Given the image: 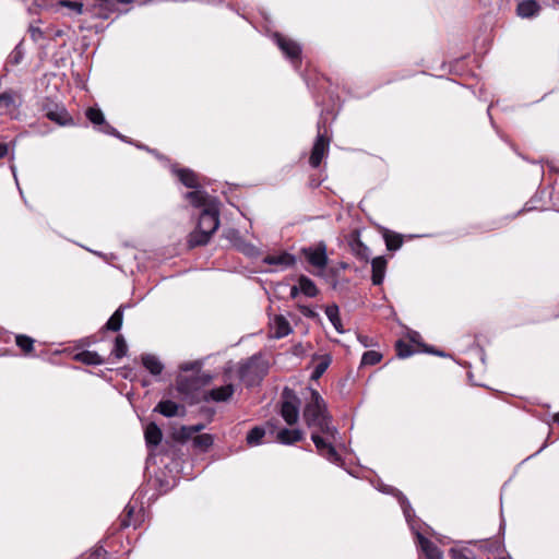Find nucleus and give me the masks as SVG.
<instances>
[{
  "instance_id": "a878e982",
  "label": "nucleus",
  "mask_w": 559,
  "mask_h": 559,
  "mask_svg": "<svg viewBox=\"0 0 559 559\" xmlns=\"http://www.w3.org/2000/svg\"><path fill=\"white\" fill-rule=\"evenodd\" d=\"M78 359L86 365H102L104 359L95 352L85 350L79 354Z\"/></svg>"
},
{
  "instance_id": "1a4fd4ad",
  "label": "nucleus",
  "mask_w": 559,
  "mask_h": 559,
  "mask_svg": "<svg viewBox=\"0 0 559 559\" xmlns=\"http://www.w3.org/2000/svg\"><path fill=\"white\" fill-rule=\"evenodd\" d=\"M418 542L421 548V551L425 554V556L428 559H442L443 554L442 551L437 547L436 544H433L431 540L423 536L421 534H417Z\"/></svg>"
},
{
  "instance_id": "6e6552de",
  "label": "nucleus",
  "mask_w": 559,
  "mask_h": 559,
  "mask_svg": "<svg viewBox=\"0 0 559 559\" xmlns=\"http://www.w3.org/2000/svg\"><path fill=\"white\" fill-rule=\"evenodd\" d=\"M304 439V432L300 429L283 428L277 431L276 440L282 444H294Z\"/></svg>"
},
{
  "instance_id": "79ce46f5",
  "label": "nucleus",
  "mask_w": 559,
  "mask_h": 559,
  "mask_svg": "<svg viewBox=\"0 0 559 559\" xmlns=\"http://www.w3.org/2000/svg\"><path fill=\"white\" fill-rule=\"evenodd\" d=\"M236 246L239 248V250H241L242 252H245L246 254H253L254 252V247L253 246H250V245H240V243H236Z\"/></svg>"
},
{
  "instance_id": "09e8293b",
  "label": "nucleus",
  "mask_w": 559,
  "mask_h": 559,
  "mask_svg": "<svg viewBox=\"0 0 559 559\" xmlns=\"http://www.w3.org/2000/svg\"><path fill=\"white\" fill-rule=\"evenodd\" d=\"M403 509H404V513H405V515H408V509H409V506H408V504H407V506H404V504H403Z\"/></svg>"
},
{
  "instance_id": "393cba45",
  "label": "nucleus",
  "mask_w": 559,
  "mask_h": 559,
  "mask_svg": "<svg viewBox=\"0 0 559 559\" xmlns=\"http://www.w3.org/2000/svg\"><path fill=\"white\" fill-rule=\"evenodd\" d=\"M123 320L122 309L118 308L106 323V328L110 331L118 332L121 329Z\"/></svg>"
},
{
  "instance_id": "cd10ccee",
  "label": "nucleus",
  "mask_w": 559,
  "mask_h": 559,
  "mask_svg": "<svg viewBox=\"0 0 559 559\" xmlns=\"http://www.w3.org/2000/svg\"><path fill=\"white\" fill-rule=\"evenodd\" d=\"M384 239H385L386 248L390 251H395V250L400 249L403 243V239H402L401 235L394 234V233H392V234L386 233L384 235Z\"/></svg>"
},
{
  "instance_id": "dca6fc26",
  "label": "nucleus",
  "mask_w": 559,
  "mask_h": 559,
  "mask_svg": "<svg viewBox=\"0 0 559 559\" xmlns=\"http://www.w3.org/2000/svg\"><path fill=\"white\" fill-rule=\"evenodd\" d=\"M298 284H299L300 292L307 297H310V298L316 297L319 293L313 281L310 280L309 277H307L306 275L299 276Z\"/></svg>"
},
{
  "instance_id": "e433bc0d",
  "label": "nucleus",
  "mask_w": 559,
  "mask_h": 559,
  "mask_svg": "<svg viewBox=\"0 0 559 559\" xmlns=\"http://www.w3.org/2000/svg\"><path fill=\"white\" fill-rule=\"evenodd\" d=\"M58 5L69 8L70 10L74 11L76 14L83 13V3L79 2V1L60 0L58 2Z\"/></svg>"
},
{
  "instance_id": "f3484780",
  "label": "nucleus",
  "mask_w": 559,
  "mask_h": 559,
  "mask_svg": "<svg viewBox=\"0 0 559 559\" xmlns=\"http://www.w3.org/2000/svg\"><path fill=\"white\" fill-rule=\"evenodd\" d=\"M325 314L329 318L330 322L335 328V330L338 333H344V329H343L342 321L340 318V310L335 304L326 306Z\"/></svg>"
},
{
  "instance_id": "412c9836",
  "label": "nucleus",
  "mask_w": 559,
  "mask_h": 559,
  "mask_svg": "<svg viewBox=\"0 0 559 559\" xmlns=\"http://www.w3.org/2000/svg\"><path fill=\"white\" fill-rule=\"evenodd\" d=\"M154 411L160 413L165 417H173L177 415L178 404L170 400L160 401Z\"/></svg>"
},
{
  "instance_id": "c756f323",
  "label": "nucleus",
  "mask_w": 559,
  "mask_h": 559,
  "mask_svg": "<svg viewBox=\"0 0 559 559\" xmlns=\"http://www.w3.org/2000/svg\"><path fill=\"white\" fill-rule=\"evenodd\" d=\"M382 359V355L377 350H368L364 353L361 358V365L364 366H373L380 362Z\"/></svg>"
},
{
  "instance_id": "6e6d98bb",
  "label": "nucleus",
  "mask_w": 559,
  "mask_h": 559,
  "mask_svg": "<svg viewBox=\"0 0 559 559\" xmlns=\"http://www.w3.org/2000/svg\"><path fill=\"white\" fill-rule=\"evenodd\" d=\"M435 354L439 355V356H442L443 354L440 353V352H435Z\"/></svg>"
},
{
  "instance_id": "49530a36",
  "label": "nucleus",
  "mask_w": 559,
  "mask_h": 559,
  "mask_svg": "<svg viewBox=\"0 0 559 559\" xmlns=\"http://www.w3.org/2000/svg\"><path fill=\"white\" fill-rule=\"evenodd\" d=\"M301 293L300 292V288H299V285L298 286H293L290 288V297L292 298H296L298 296V294Z\"/></svg>"
},
{
  "instance_id": "5fc2aeb1",
  "label": "nucleus",
  "mask_w": 559,
  "mask_h": 559,
  "mask_svg": "<svg viewBox=\"0 0 559 559\" xmlns=\"http://www.w3.org/2000/svg\"><path fill=\"white\" fill-rule=\"evenodd\" d=\"M556 421L559 423V413L556 415Z\"/></svg>"
},
{
  "instance_id": "4be33fe9",
  "label": "nucleus",
  "mask_w": 559,
  "mask_h": 559,
  "mask_svg": "<svg viewBox=\"0 0 559 559\" xmlns=\"http://www.w3.org/2000/svg\"><path fill=\"white\" fill-rule=\"evenodd\" d=\"M179 180L188 188L197 189L199 187L197 175L190 169L178 171Z\"/></svg>"
},
{
  "instance_id": "37998d69",
  "label": "nucleus",
  "mask_w": 559,
  "mask_h": 559,
  "mask_svg": "<svg viewBox=\"0 0 559 559\" xmlns=\"http://www.w3.org/2000/svg\"><path fill=\"white\" fill-rule=\"evenodd\" d=\"M180 368L183 371L194 370V369H199V364L198 362H187V364H183Z\"/></svg>"
},
{
  "instance_id": "a18cd8bd",
  "label": "nucleus",
  "mask_w": 559,
  "mask_h": 559,
  "mask_svg": "<svg viewBox=\"0 0 559 559\" xmlns=\"http://www.w3.org/2000/svg\"><path fill=\"white\" fill-rule=\"evenodd\" d=\"M8 154V145L4 143H0V158L4 157Z\"/></svg>"
},
{
  "instance_id": "72a5a7b5",
  "label": "nucleus",
  "mask_w": 559,
  "mask_h": 559,
  "mask_svg": "<svg viewBox=\"0 0 559 559\" xmlns=\"http://www.w3.org/2000/svg\"><path fill=\"white\" fill-rule=\"evenodd\" d=\"M87 119L94 124H103L105 123V118L100 109L98 108H88L86 110Z\"/></svg>"
},
{
  "instance_id": "603ef678",
  "label": "nucleus",
  "mask_w": 559,
  "mask_h": 559,
  "mask_svg": "<svg viewBox=\"0 0 559 559\" xmlns=\"http://www.w3.org/2000/svg\"><path fill=\"white\" fill-rule=\"evenodd\" d=\"M426 352L430 353V354H433L435 352L429 349V348H426Z\"/></svg>"
},
{
  "instance_id": "0eeeda50",
  "label": "nucleus",
  "mask_w": 559,
  "mask_h": 559,
  "mask_svg": "<svg viewBox=\"0 0 559 559\" xmlns=\"http://www.w3.org/2000/svg\"><path fill=\"white\" fill-rule=\"evenodd\" d=\"M275 39H276V43H277L280 49L288 58H290L292 60L299 58L301 49H300V46L296 41H294L289 38H286L280 34H275Z\"/></svg>"
},
{
  "instance_id": "ea45409f",
  "label": "nucleus",
  "mask_w": 559,
  "mask_h": 559,
  "mask_svg": "<svg viewBox=\"0 0 559 559\" xmlns=\"http://www.w3.org/2000/svg\"><path fill=\"white\" fill-rule=\"evenodd\" d=\"M28 32L34 41H38L40 38H43L44 34L39 27L32 25V26H29Z\"/></svg>"
},
{
  "instance_id": "423d86ee",
  "label": "nucleus",
  "mask_w": 559,
  "mask_h": 559,
  "mask_svg": "<svg viewBox=\"0 0 559 559\" xmlns=\"http://www.w3.org/2000/svg\"><path fill=\"white\" fill-rule=\"evenodd\" d=\"M293 331L288 320L282 316H274L270 321V334L274 338H282L290 334Z\"/></svg>"
},
{
  "instance_id": "f704fd0d",
  "label": "nucleus",
  "mask_w": 559,
  "mask_h": 559,
  "mask_svg": "<svg viewBox=\"0 0 559 559\" xmlns=\"http://www.w3.org/2000/svg\"><path fill=\"white\" fill-rule=\"evenodd\" d=\"M396 352H397V356L400 358H407L409 357L411 355H413V348L409 344L405 343L404 341H397L396 342Z\"/></svg>"
},
{
  "instance_id": "58836bf2",
  "label": "nucleus",
  "mask_w": 559,
  "mask_h": 559,
  "mask_svg": "<svg viewBox=\"0 0 559 559\" xmlns=\"http://www.w3.org/2000/svg\"><path fill=\"white\" fill-rule=\"evenodd\" d=\"M252 368V362H247L239 368V377L242 381H247L249 371Z\"/></svg>"
},
{
  "instance_id": "864d4df0",
  "label": "nucleus",
  "mask_w": 559,
  "mask_h": 559,
  "mask_svg": "<svg viewBox=\"0 0 559 559\" xmlns=\"http://www.w3.org/2000/svg\"><path fill=\"white\" fill-rule=\"evenodd\" d=\"M106 129H111L112 132L115 131L109 124H106Z\"/></svg>"
},
{
  "instance_id": "f257e3e1",
  "label": "nucleus",
  "mask_w": 559,
  "mask_h": 559,
  "mask_svg": "<svg viewBox=\"0 0 559 559\" xmlns=\"http://www.w3.org/2000/svg\"><path fill=\"white\" fill-rule=\"evenodd\" d=\"M304 419L308 428L312 429L311 440L320 455L332 463L341 460L333 442L336 441L338 431L332 425V417L328 412L326 403L318 391H310V400L307 402L304 413Z\"/></svg>"
},
{
  "instance_id": "5701e85b",
  "label": "nucleus",
  "mask_w": 559,
  "mask_h": 559,
  "mask_svg": "<svg viewBox=\"0 0 559 559\" xmlns=\"http://www.w3.org/2000/svg\"><path fill=\"white\" fill-rule=\"evenodd\" d=\"M16 107V94L12 91L0 94V109L9 111Z\"/></svg>"
},
{
  "instance_id": "4468645a",
  "label": "nucleus",
  "mask_w": 559,
  "mask_h": 559,
  "mask_svg": "<svg viewBox=\"0 0 559 559\" xmlns=\"http://www.w3.org/2000/svg\"><path fill=\"white\" fill-rule=\"evenodd\" d=\"M540 5L536 0H524L518 4L516 12L521 17H532L538 13Z\"/></svg>"
},
{
  "instance_id": "4c0bfd02",
  "label": "nucleus",
  "mask_w": 559,
  "mask_h": 559,
  "mask_svg": "<svg viewBox=\"0 0 559 559\" xmlns=\"http://www.w3.org/2000/svg\"><path fill=\"white\" fill-rule=\"evenodd\" d=\"M107 555V551L102 547H96L93 551L90 554V559H105Z\"/></svg>"
},
{
  "instance_id": "9b49d317",
  "label": "nucleus",
  "mask_w": 559,
  "mask_h": 559,
  "mask_svg": "<svg viewBox=\"0 0 559 559\" xmlns=\"http://www.w3.org/2000/svg\"><path fill=\"white\" fill-rule=\"evenodd\" d=\"M46 117L57 122L60 126H66L71 121V117L69 116L68 111L64 107L56 105L55 108H47L46 109Z\"/></svg>"
},
{
  "instance_id": "9d476101",
  "label": "nucleus",
  "mask_w": 559,
  "mask_h": 559,
  "mask_svg": "<svg viewBox=\"0 0 559 559\" xmlns=\"http://www.w3.org/2000/svg\"><path fill=\"white\" fill-rule=\"evenodd\" d=\"M371 281L373 285L382 284L386 270V260L383 257H377L371 262Z\"/></svg>"
},
{
  "instance_id": "473e14b6",
  "label": "nucleus",
  "mask_w": 559,
  "mask_h": 559,
  "mask_svg": "<svg viewBox=\"0 0 559 559\" xmlns=\"http://www.w3.org/2000/svg\"><path fill=\"white\" fill-rule=\"evenodd\" d=\"M128 346L122 335H118L115 340V347L112 354L117 358H122L127 355Z\"/></svg>"
},
{
  "instance_id": "ddd939ff",
  "label": "nucleus",
  "mask_w": 559,
  "mask_h": 559,
  "mask_svg": "<svg viewBox=\"0 0 559 559\" xmlns=\"http://www.w3.org/2000/svg\"><path fill=\"white\" fill-rule=\"evenodd\" d=\"M234 394V385L226 384L219 388L212 389L207 392V397L215 402H225Z\"/></svg>"
},
{
  "instance_id": "b1692460",
  "label": "nucleus",
  "mask_w": 559,
  "mask_h": 559,
  "mask_svg": "<svg viewBox=\"0 0 559 559\" xmlns=\"http://www.w3.org/2000/svg\"><path fill=\"white\" fill-rule=\"evenodd\" d=\"M331 364V357L329 355H323L319 357L318 364L314 366V369L311 373V379L318 380L323 376Z\"/></svg>"
},
{
  "instance_id": "8fccbe9b",
  "label": "nucleus",
  "mask_w": 559,
  "mask_h": 559,
  "mask_svg": "<svg viewBox=\"0 0 559 559\" xmlns=\"http://www.w3.org/2000/svg\"><path fill=\"white\" fill-rule=\"evenodd\" d=\"M426 352L430 353V354H433L435 352L429 349V348H426Z\"/></svg>"
},
{
  "instance_id": "7ed1b4c3",
  "label": "nucleus",
  "mask_w": 559,
  "mask_h": 559,
  "mask_svg": "<svg viewBox=\"0 0 559 559\" xmlns=\"http://www.w3.org/2000/svg\"><path fill=\"white\" fill-rule=\"evenodd\" d=\"M300 400L292 389L285 388L281 405V416L287 425H295L299 419Z\"/></svg>"
},
{
  "instance_id": "6ab92c4d",
  "label": "nucleus",
  "mask_w": 559,
  "mask_h": 559,
  "mask_svg": "<svg viewBox=\"0 0 559 559\" xmlns=\"http://www.w3.org/2000/svg\"><path fill=\"white\" fill-rule=\"evenodd\" d=\"M143 366L154 376L160 374L163 371V364L154 355H145L142 357Z\"/></svg>"
},
{
  "instance_id": "2eb2a0df",
  "label": "nucleus",
  "mask_w": 559,
  "mask_h": 559,
  "mask_svg": "<svg viewBox=\"0 0 559 559\" xmlns=\"http://www.w3.org/2000/svg\"><path fill=\"white\" fill-rule=\"evenodd\" d=\"M186 199L195 207L205 206L207 207L212 201H209V195L198 188L193 191L186 193Z\"/></svg>"
},
{
  "instance_id": "c85d7f7f",
  "label": "nucleus",
  "mask_w": 559,
  "mask_h": 559,
  "mask_svg": "<svg viewBox=\"0 0 559 559\" xmlns=\"http://www.w3.org/2000/svg\"><path fill=\"white\" fill-rule=\"evenodd\" d=\"M203 428L202 425L190 426V427H181V429L177 433V438L180 440L192 439L193 436L199 432Z\"/></svg>"
},
{
  "instance_id": "2f4dec72",
  "label": "nucleus",
  "mask_w": 559,
  "mask_h": 559,
  "mask_svg": "<svg viewBox=\"0 0 559 559\" xmlns=\"http://www.w3.org/2000/svg\"><path fill=\"white\" fill-rule=\"evenodd\" d=\"M16 345L26 354L34 349V340L26 335H17L15 338Z\"/></svg>"
},
{
  "instance_id": "f8f14e48",
  "label": "nucleus",
  "mask_w": 559,
  "mask_h": 559,
  "mask_svg": "<svg viewBox=\"0 0 559 559\" xmlns=\"http://www.w3.org/2000/svg\"><path fill=\"white\" fill-rule=\"evenodd\" d=\"M144 438L147 447H157L163 438L160 428L155 423L148 424L144 431Z\"/></svg>"
},
{
  "instance_id": "39448f33",
  "label": "nucleus",
  "mask_w": 559,
  "mask_h": 559,
  "mask_svg": "<svg viewBox=\"0 0 559 559\" xmlns=\"http://www.w3.org/2000/svg\"><path fill=\"white\" fill-rule=\"evenodd\" d=\"M330 140L324 134L319 133L313 144L309 163L313 168L320 166L323 157L328 153Z\"/></svg>"
},
{
  "instance_id": "20e7f679",
  "label": "nucleus",
  "mask_w": 559,
  "mask_h": 559,
  "mask_svg": "<svg viewBox=\"0 0 559 559\" xmlns=\"http://www.w3.org/2000/svg\"><path fill=\"white\" fill-rule=\"evenodd\" d=\"M307 261L319 269H324L328 264L326 246L324 242L318 243L314 248L302 250Z\"/></svg>"
},
{
  "instance_id": "aec40b11",
  "label": "nucleus",
  "mask_w": 559,
  "mask_h": 559,
  "mask_svg": "<svg viewBox=\"0 0 559 559\" xmlns=\"http://www.w3.org/2000/svg\"><path fill=\"white\" fill-rule=\"evenodd\" d=\"M349 247L352 252L361 260H368L369 258V249L362 241L355 237L349 241Z\"/></svg>"
},
{
  "instance_id": "3c124183",
  "label": "nucleus",
  "mask_w": 559,
  "mask_h": 559,
  "mask_svg": "<svg viewBox=\"0 0 559 559\" xmlns=\"http://www.w3.org/2000/svg\"><path fill=\"white\" fill-rule=\"evenodd\" d=\"M426 352L430 353V354H433L435 352L429 349V348H426Z\"/></svg>"
},
{
  "instance_id": "a211bd4d",
  "label": "nucleus",
  "mask_w": 559,
  "mask_h": 559,
  "mask_svg": "<svg viewBox=\"0 0 559 559\" xmlns=\"http://www.w3.org/2000/svg\"><path fill=\"white\" fill-rule=\"evenodd\" d=\"M264 262L271 265H282L287 267L295 263V258L289 253H282L278 255H267L264 259Z\"/></svg>"
},
{
  "instance_id": "7c9ffc66",
  "label": "nucleus",
  "mask_w": 559,
  "mask_h": 559,
  "mask_svg": "<svg viewBox=\"0 0 559 559\" xmlns=\"http://www.w3.org/2000/svg\"><path fill=\"white\" fill-rule=\"evenodd\" d=\"M265 430L261 427L252 428L247 435V442L250 445L259 444L261 439L264 437Z\"/></svg>"
},
{
  "instance_id": "a19ab883",
  "label": "nucleus",
  "mask_w": 559,
  "mask_h": 559,
  "mask_svg": "<svg viewBox=\"0 0 559 559\" xmlns=\"http://www.w3.org/2000/svg\"><path fill=\"white\" fill-rule=\"evenodd\" d=\"M299 310L306 318L314 319L318 317V313L308 306H299Z\"/></svg>"
},
{
  "instance_id": "c9c22d12",
  "label": "nucleus",
  "mask_w": 559,
  "mask_h": 559,
  "mask_svg": "<svg viewBox=\"0 0 559 559\" xmlns=\"http://www.w3.org/2000/svg\"><path fill=\"white\" fill-rule=\"evenodd\" d=\"M133 512H134V507H132L131 504H127L123 510V515L121 516V521H120L121 527H129L133 524L131 521Z\"/></svg>"
},
{
  "instance_id": "de8ad7c7",
  "label": "nucleus",
  "mask_w": 559,
  "mask_h": 559,
  "mask_svg": "<svg viewBox=\"0 0 559 559\" xmlns=\"http://www.w3.org/2000/svg\"><path fill=\"white\" fill-rule=\"evenodd\" d=\"M237 236V231L236 230H230L228 233V237L231 238V237H236Z\"/></svg>"
},
{
  "instance_id": "bb28decb",
  "label": "nucleus",
  "mask_w": 559,
  "mask_h": 559,
  "mask_svg": "<svg viewBox=\"0 0 559 559\" xmlns=\"http://www.w3.org/2000/svg\"><path fill=\"white\" fill-rule=\"evenodd\" d=\"M213 437L209 433H202L193 437V445L194 448L200 449L201 451H206L213 444Z\"/></svg>"
},
{
  "instance_id": "c03bdc74",
  "label": "nucleus",
  "mask_w": 559,
  "mask_h": 559,
  "mask_svg": "<svg viewBox=\"0 0 559 559\" xmlns=\"http://www.w3.org/2000/svg\"><path fill=\"white\" fill-rule=\"evenodd\" d=\"M178 388H179L180 391H188V390L192 389L193 386L192 385H185L183 379L179 378V380H178Z\"/></svg>"
},
{
  "instance_id": "f03ea898",
  "label": "nucleus",
  "mask_w": 559,
  "mask_h": 559,
  "mask_svg": "<svg viewBox=\"0 0 559 559\" xmlns=\"http://www.w3.org/2000/svg\"><path fill=\"white\" fill-rule=\"evenodd\" d=\"M219 226V210L214 202L205 207L197 225V229L189 236L190 247L203 246L210 241L211 236Z\"/></svg>"
}]
</instances>
